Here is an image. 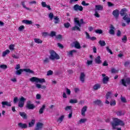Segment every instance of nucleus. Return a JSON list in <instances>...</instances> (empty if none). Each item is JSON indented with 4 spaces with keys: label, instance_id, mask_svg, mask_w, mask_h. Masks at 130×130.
<instances>
[{
    "label": "nucleus",
    "instance_id": "nucleus-58",
    "mask_svg": "<svg viewBox=\"0 0 130 130\" xmlns=\"http://www.w3.org/2000/svg\"><path fill=\"white\" fill-rule=\"evenodd\" d=\"M56 39H61L62 36L61 35H58L55 36Z\"/></svg>",
    "mask_w": 130,
    "mask_h": 130
},
{
    "label": "nucleus",
    "instance_id": "nucleus-18",
    "mask_svg": "<svg viewBox=\"0 0 130 130\" xmlns=\"http://www.w3.org/2000/svg\"><path fill=\"white\" fill-rule=\"evenodd\" d=\"M73 44L74 45L75 48H77V49H80V48H81V45H80V43H79V42H74L73 43Z\"/></svg>",
    "mask_w": 130,
    "mask_h": 130
},
{
    "label": "nucleus",
    "instance_id": "nucleus-17",
    "mask_svg": "<svg viewBox=\"0 0 130 130\" xmlns=\"http://www.w3.org/2000/svg\"><path fill=\"white\" fill-rule=\"evenodd\" d=\"M113 15L115 17V18H118V16H119V13L118 10H115L113 12Z\"/></svg>",
    "mask_w": 130,
    "mask_h": 130
},
{
    "label": "nucleus",
    "instance_id": "nucleus-10",
    "mask_svg": "<svg viewBox=\"0 0 130 130\" xmlns=\"http://www.w3.org/2000/svg\"><path fill=\"white\" fill-rule=\"evenodd\" d=\"M2 104L3 108H5L6 106H8V107L12 106L11 103H9L8 101L2 102Z\"/></svg>",
    "mask_w": 130,
    "mask_h": 130
},
{
    "label": "nucleus",
    "instance_id": "nucleus-19",
    "mask_svg": "<svg viewBox=\"0 0 130 130\" xmlns=\"http://www.w3.org/2000/svg\"><path fill=\"white\" fill-rule=\"evenodd\" d=\"M22 23L26 24V25H32V21L28 20H22Z\"/></svg>",
    "mask_w": 130,
    "mask_h": 130
},
{
    "label": "nucleus",
    "instance_id": "nucleus-25",
    "mask_svg": "<svg viewBox=\"0 0 130 130\" xmlns=\"http://www.w3.org/2000/svg\"><path fill=\"white\" fill-rule=\"evenodd\" d=\"M76 52H77V51L75 50H72L68 52V55H69V56H73V54H74V53H76Z\"/></svg>",
    "mask_w": 130,
    "mask_h": 130
},
{
    "label": "nucleus",
    "instance_id": "nucleus-31",
    "mask_svg": "<svg viewBox=\"0 0 130 130\" xmlns=\"http://www.w3.org/2000/svg\"><path fill=\"white\" fill-rule=\"evenodd\" d=\"M101 58L100 57V56H98L95 59V61L96 63H101Z\"/></svg>",
    "mask_w": 130,
    "mask_h": 130
},
{
    "label": "nucleus",
    "instance_id": "nucleus-9",
    "mask_svg": "<svg viewBox=\"0 0 130 130\" xmlns=\"http://www.w3.org/2000/svg\"><path fill=\"white\" fill-rule=\"evenodd\" d=\"M26 107L28 109H34L35 108V105H34L33 104H31V102L29 101L27 102V103L26 104Z\"/></svg>",
    "mask_w": 130,
    "mask_h": 130
},
{
    "label": "nucleus",
    "instance_id": "nucleus-48",
    "mask_svg": "<svg viewBox=\"0 0 130 130\" xmlns=\"http://www.w3.org/2000/svg\"><path fill=\"white\" fill-rule=\"evenodd\" d=\"M14 47H15V45L11 44L9 46V49H10V50H11V51L14 50V49H15Z\"/></svg>",
    "mask_w": 130,
    "mask_h": 130
},
{
    "label": "nucleus",
    "instance_id": "nucleus-33",
    "mask_svg": "<svg viewBox=\"0 0 130 130\" xmlns=\"http://www.w3.org/2000/svg\"><path fill=\"white\" fill-rule=\"evenodd\" d=\"M109 80V78L108 77L106 76L104 77L103 82L104 84H107V82H108V80Z\"/></svg>",
    "mask_w": 130,
    "mask_h": 130
},
{
    "label": "nucleus",
    "instance_id": "nucleus-15",
    "mask_svg": "<svg viewBox=\"0 0 130 130\" xmlns=\"http://www.w3.org/2000/svg\"><path fill=\"white\" fill-rule=\"evenodd\" d=\"M41 5L43 8H47V9H48L49 10H51V8H50V6L47 5L46 4V2H42L41 3Z\"/></svg>",
    "mask_w": 130,
    "mask_h": 130
},
{
    "label": "nucleus",
    "instance_id": "nucleus-8",
    "mask_svg": "<svg viewBox=\"0 0 130 130\" xmlns=\"http://www.w3.org/2000/svg\"><path fill=\"white\" fill-rule=\"evenodd\" d=\"M73 9L74 11H80V12H82L83 10V6H80L78 4L74 5Z\"/></svg>",
    "mask_w": 130,
    "mask_h": 130
},
{
    "label": "nucleus",
    "instance_id": "nucleus-12",
    "mask_svg": "<svg viewBox=\"0 0 130 130\" xmlns=\"http://www.w3.org/2000/svg\"><path fill=\"white\" fill-rule=\"evenodd\" d=\"M18 127L19 128H27L28 127V125L26 123H23L22 122H20L18 124Z\"/></svg>",
    "mask_w": 130,
    "mask_h": 130
},
{
    "label": "nucleus",
    "instance_id": "nucleus-38",
    "mask_svg": "<svg viewBox=\"0 0 130 130\" xmlns=\"http://www.w3.org/2000/svg\"><path fill=\"white\" fill-rule=\"evenodd\" d=\"M21 5H22L23 8L26 9V10H27L28 11H30V8L26 7V5H25V2H21Z\"/></svg>",
    "mask_w": 130,
    "mask_h": 130
},
{
    "label": "nucleus",
    "instance_id": "nucleus-42",
    "mask_svg": "<svg viewBox=\"0 0 130 130\" xmlns=\"http://www.w3.org/2000/svg\"><path fill=\"white\" fill-rule=\"evenodd\" d=\"M127 40V37H126V36H124L123 38H122V41L124 43H125Z\"/></svg>",
    "mask_w": 130,
    "mask_h": 130
},
{
    "label": "nucleus",
    "instance_id": "nucleus-37",
    "mask_svg": "<svg viewBox=\"0 0 130 130\" xmlns=\"http://www.w3.org/2000/svg\"><path fill=\"white\" fill-rule=\"evenodd\" d=\"M54 20H55V24H58L59 23V18L57 16L54 17Z\"/></svg>",
    "mask_w": 130,
    "mask_h": 130
},
{
    "label": "nucleus",
    "instance_id": "nucleus-34",
    "mask_svg": "<svg viewBox=\"0 0 130 130\" xmlns=\"http://www.w3.org/2000/svg\"><path fill=\"white\" fill-rule=\"evenodd\" d=\"M63 118H64V115H61L57 119V122H59V123H60L63 120Z\"/></svg>",
    "mask_w": 130,
    "mask_h": 130
},
{
    "label": "nucleus",
    "instance_id": "nucleus-60",
    "mask_svg": "<svg viewBox=\"0 0 130 130\" xmlns=\"http://www.w3.org/2000/svg\"><path fill=\"white\" fill-rule=\"evenodd\" d=\"M120 35H121V31H120L119 30H118L117 32V36L120 37Z\"/></svg>",
    "mask_w": 130,
    "mask_h": 130
},
{
    "label": "nucleus",
    "instance_id": "nucleus-50",
    "mask_svg": "<svg viewBox=\"0 0 130 130\" xmlns=\"http://www.w3.org/2000/svg\"><path fill=\"white\" fill-rule=\"evenodd\" d=\"M73 107L71 106H68L65 108V110H66V111H68V110H71L72 109Z\"/></svg>",
    "mask_w": 130,
    "mask_h": 130
},
{
    "label": "nucleus",
    "instance_id": "nucleus-55",
    "mask_svg": "<svg viewBox=\"0 0 130 130\" xmlns=\"http://www.w3.org/2000/svg\"><path fill=\"white\" fill-rule=\"evenodd\" d=\"M49 19H50V20H52V19H53V13H52V12H51V13L49 14Z\"/></svg>",
    "mask_w": 130,
    "mask_h": 130
},
{
    "label": "nucleus",
    "instance_id": "nucleus-7",
    "mask_svg": "<svg viewBox=\"0 0 130 130\" xmlns=\"http://www.w3.org/2000/svg\"><path fill=\"white\" fill-rule=\"evenodd\" d=\"M121 84L122 85H124L125 87H126V84L129 85L130 84V78H126L125 80L124 79H122L121 81H120Z\"/></svg>",
    "mask_w": 130,
    "mask_h": 130
},
{
    "label": "nucleus",
    "instance_id": "nucleus-40",
    "mask_svg": "<svg viewBox=\"0 0 130 130\" xmlns=\"http://www.w3.org/2000/svg\"><path fill=\"white\" fill-rule=\"evenodd\" d=\"M12 57L13 58H15V59H18V58H19V54H13L12 55Z\"/></svg>",
    "mask_w": 130,
    "mask_h": 130
},
{
    "label": "nucleus",
    "instance_id": "nucleus-29",
    "mask_svg": "<svg viewBox=\"0 0 130 130\" xmlns=\"http://www.w3.org/2000/svg\"><path fill=\"white\" fill-rule=\"evenodd\" d=\"M19 115L22 117V118L26 119L27 118V114L24 112H19Z\"/></svg>",
    "mask_w": 130,
    "mask_h": 130
},
{
    "label": "nucleus",
    "instance_id": "nucleus-16",
    "mask_svg": "<svg viewBox=\"0 0 130 130\" xmlns=\"http://www.w3.org/2000/svg\"><path fill=\"white\" fill-rule=\"evenodd\" d=\"M123 19L126 22L127 24H129L130 23V17L128 15H125L123 17Z\"/></svg>",
    "mask_w": 130,
    "mask_h": 130
},
{
    "label": "nucleus",
    "instance_id": "nucleus-30",
    "mask_svg": "<svg viewBox=\"0 0 130 130\" xmlns=\"http://www.w3.org/2000/svg\"><path fill=\"white\" fill-rule=\"evenodd\" d=\"M86 121H87V119L86 118H82L78 121V123L79 124H82V123H85Z\"/></svg>",
    "mask_w": 130,
    "mask_h": 130
},
{
    "label": "nucleus",
    "instance_id": "nucleus-43",
    "mask_svg": "<svg viewBox=\"0 0 130 130\" xmlns=\"http://www.w3.org/2000/svg\"><path fill=\"white\" fill-rule=\"evenodd\" d=\"M95 32L97 34H102V33H103L102 29H96L95 30Z\"/></svg>",
    "mask_w": 130,
    "mask_h": 130
},
{
    "label": "nucleus",
    "instance_id": "nucleus-44",
    "mask_svg": "<svg viewBox=\"0 0 130 130\" xmlns=\"http://www.w3.org/2000/svg\"><path fill=\"white\" fill-rule=\"evenodd\" d=\"M0 69L6 70V69H8V66L6 64H1L0 65Z\"/></svg>",
    "mask_w": 130,
    "mask_h": 130
},
{
    "label": "nucleus",
    "instance_id": "nucleus-61",
    "mask_svg": "<svg viewBox=\"0 0 130 130\" xmlns=\"http://www.w3.org/2000/svg\"><path fill=\"white\" fill-rule=\"evenodd\" d=\"M44 63H47V62H49V59H48V58H46L44 60Z\"/></svg>",
    "mask_w": 130,
    "mask_h": 130
},
{
    "label": "nucleus",
    "instance_id": "nucleus-51",
    "mask_svg": "<svg viewBox=\"0 0 130 130\" xmlns=\"http://www.w3.org/2000/svg\"><path fill=\"white\" fill-rule=\"evenodd\" d=\"M53 74V71L50 70L47 72V76H51Z\"/></svg>",
    "mask_w": 130,
    "mask_h": 130
},
{
    "label": "nucleus",
    "instance_id": "nucleus-22",
    "mask_svg": "<svg viewBox=\"0 0 130 130\" xmlns=\"http://www.w3.org/2000/svg\"><path fill=\"white\" fill-rule=\"evenodd\" d=\"M127 11V9L126 8H123V9H121L120 11V15L121 16H124L125 15V13Z\"/></svg>",
    "mask_w": 130,
    "mask_h": 130
},
{
    "label": "nucleus",
    "instance_id": "nucleus-11",
    "mask_svg": "<svg viewBox=\"0 0 130 130\" xmlns=\"http://www.w3.org/2000/svg\"><path fill=\"white\" fill-rule=\"evenodd\" d=\"M86 77V74L84 72H82L80 74V80L82 83H84L85 82V78Z\"/></svg>",
    "mask_w": 130,
    "mask_h": 130
},
{
    "label": "nucleus",
    "instance_id": "nucleus-26",
    "mask_svg": "<svg viewBox=\"0 0 130 130\" xmlns=\"http://www.w3.org/2000/svg\"><path fill=\"white\" fill-rule=\"evenodd\" d=\"M100 87H101V85H100V84H96L93 86V90L96 91V90H98V89H100Z\"/></svg>",
    "mask_w": 130,
    "mask_h": 130
},
{
    "label": "nucleus",
    "instance_id": "nucleus-14",
    "mask_svg": "<svg viewBox=\"0 0 130 130\" xmlns=\"http://www.w3.org/2000/svg\"><path fill=\"white\" fill-rule=\"evenodd\" d=\"M87 108L88 107L85 106L81 109V115H82V116H85V115H86L85 113L87 111Z\"/></svg>",
    "mask_w": 130,
    "mask_h": 130
},
{
    "label": "nucleus",
    "instance_id": "nucleus-21",
    "mask_svg": "<svg viewBox=\"0 0 130 130\" xmlns=\"http://www.w3.org/2000/svg\"><path fill=\"white\" fill-rule=\"evenodd\" d=\"M103 10V6L102 5H95V11H102Z\"/></svg>",
    "mask_w": 130,
    "mask_h": 130
},
{
    "label": "nucleus",
    "instance_id": "nucleus-41",
    "mask_svg": "<svg viewBox=\"0 0 130 130\" xmlns=\"http://www.w3.org/2000/svg\"><path fill=\"white\" fill-rule=\"evenodd\" d=\"M70 103L74 104V103H78V100L77 99H71L70 100Z\"/></svg>",
    "mask_w": 130,
    "mask_h": 130
},
{
    "label": "nucleus",
    "instance_id": "nucleus-64",
    "mask_svg": "<svg viewBox=\"0 0 130 130\" xmlns=\"http://www.w3.org/2000/svg\"><path fill=\"white\" fill-rule=\"evenodd\" d=\"M13 101L15 104L17 103V102H18V98L17 97L14 98Z\"/></svg>",
    "mask_w": 130,
    "mask_h": 130
},
{
    "label": "nucleus",
    "instance_id": "nucleus-2",
    "mask_svg": "<svg viewBox=\"0 0 130 130\" xmlns=\"http://www.w3.org/2000/svg\"><path fill=\"white\" fill-rule=\"evenodd\" d=\"M117 125H124V123L117 118H113V122L112 123V126L113 127V128L114 129H115Z\"/></svg>",
    "mask_w": 130,
    "mask_h": 130
},
{
    "label": "nucleus",
    "instance_id": "nucleus-57",
    "mask_svg": "<svg viewBox=\"0 0 130 130\" xmlns=\"http://www.w3.org/2000/svg\"><path fill=\"white\" fill-rule=\"evenodd\" d=\"M81 5L82 6H89V3H86V2L85 1H82Z\"/></svg>",
    "mask_w": 130,
    "mask_h": 130
},
{
    "label": "nucleus",
    "instance_id": "nucleus-39",
    "mask_svg": "<svg viewBox=\"0 0 130 130\" xmlns=\"http://www.w3.org/2000/svg\"><path fill=\"white\" fill-rule=\"evenodd\" d=\"M34 41L36 43H42V40H40V39H34Z\"/></svg>",
    "mask_w": 130,
    "mask_h": 130
},
{
    "label": "nucleus",
    "instance_id": "nucleus-28",
    "mask_svg": "<svg viewBox=\"0 0 130 130\" xmlns=\"http://www.w3.org/2000/svg\"><path fill=\"white\" fill-rule=\"evenodd\" d=\"M111 92H108L106 95V98L107 100H110L111 99Z\"/></svg>",
    "mask_w": 130,
    "mask_h": 130
},
{
    "label": "nucleus",
    "instance_id": "nucleus-3",
    "mask_svg": "<svg viewBox=\"0 0 130 130\" xmlns=\"http://www.w3.org/2000/svg\"><path fill=\"white\" fill-rule=\"evenodd\" d=\"M49 52V58L51 60H54L55 59H59V58H60L59 55L57 54V53H56V52H55L54 50H50Z\"/></svg>",
    "mask_w": 130,
    "mask_h": 130
},
{
    "label": "nucleus",
    "instance_id": "nucleus-5",
    "mask_svg": "<svg viewBox=\"0 0 130 130\" xmlns=\"http://www.w3.org/2000/svg\"><path fill=\"white\" fill-rule=\"evenodd\" d=\"M22 72H25L26 73H28V74H34V71L29 69H19L16 72V75L19 76L22 74Z\"/></svg>",
    "mask_w": 130,
    "mask_h": 130
},
{
    "label": "nucleus",
    "instance_id": "nucleus-4",
    "mask_svg": "<svg viewBox=\"0 0 130 130\" xmlns=\"http://www.w3.org/2000/svg\"><path fill=\"white\" fill-rule=\"evenodd\" d=\"M30 82H36V83H45V79L44 78H38L37 77H33L29 79Z\"/></svg>",
    "mask_w": 130,
    "mask_h": 130
},
{
    "label": "nucleus",
    "instance_id": "nucleus-1",
    "mask_svg": "<svg viewBox=\"0 0 130 130\" xmlns=\"http://www.w3.org/2000/svg\"><path fill=\"white\" fill-rule=\"evenodd\" d=\"M74 24L75 25L72 27V30L73 31H76V30L78 31H81L80 27H81L82 25L84 24V20L83 19H81L80 20H79L78 18H74Z\"/></svg>",
    "mask_w": 130,
    "mask_h": 130
},
{
    "label": "nucleus",
    "instance_id": "nucleus-59",
    "mask_svg": "<svg viewBox=\"0 0 130 130\" xmlns=\"http://www.w3.org/2000/svg\"><path fill=\"white\" fill-rule=\"evenodd\" d=\"M106 48H107V51H108L109 52V53H110V54H112V53H113L112 51H111V50L110 49H109V47H107Z\"/></svg>",
    "mask_w": 130,
    "mask_h": 130
},
{
    "label": "nucleus",
    "instance_id": "nucleus-23",
    "mask_svg": "<svg viewBox=\"0 0 130 130\" xmlns=\"http://www.w3.org/2000/svg\"><path fill=\"white\" fill-rule=\"evenodd\" d=\"M35 124V119H32L28 123L29 127H32Z\"/></svg>",
    "mask_w": 130,
    "mask_h": 130
},
{
    "label": "nucleus",
    "instance_id": "nucleus-20",
    "mask_svg": "<svg viewBox=\"0 0 130 130\" xmlns=\"http://www.w3.org/2000/svg\"><path fill=\"white\" fill-rule=\"evenodd\" d=\"M46 106L45 105H43L42 107L40 109L39 111V113H40V114H42V113L44 112V109H45Z\"/></svg>",
    "mask_w": 130,
    "mask_h": 130
},
{
    "label": "nucleus",
    "instance_id": "nucleus-62",
    "mask_svg": "<svg viewBox=\"0 0 130 130\" xmlns=\"http://www.w3.org/2000/svg\"><path fill=\"white\" fill-rule=\"evenodd\" d=\"M36 98L37 99H38V100H39V99H41V95L37 94L36 95Z\"/></svg>",
    "mask_w": 130,
    "mask_h": 130
},
{
    "label": "nucleus",
    "instance_id": "nucleus-35",
    "mask_svg": "<svg viewBox=\"0 0 130 130\" xmlns=\"http://www.w3.org/2000/svg\"><path fill=\"white\" fill-rule=\"evenodd\" d=\"M9 53H10V51L9 49H7L6 51L3 52L2 54V56H3V57H5V56H6L7 54H9Z\"/></svg>",
    "mask_w": 130,
    "mask_h": 130
},
{
    "label": "nucleus",
    "instance_id": "nucleus-54",
    "mask_svg": "<svg viewBox=\"0 0 130 130\" xmlns=\"http://www.w3.org/2000/svg\"><path fill=\"white\" fill-rule=\"evenodd\" d=\"M24 28H25V26H24V25H21L18 28V30H19V31H23V30H24Z\"/></svg>",
    "mask_w": 130,
    "mask_h": 130
},
{
    "label": "nucleus",
    "instance_id": "nucleus-47",
    "mask_svg": "<svg viewBox=\"0 0 130 130\" xmlns=\"http://www.w3.org/2000/svg\"><path fill=\"white\" fill-rule=\"evenodd\" d=\"M110 104L111 106H115V105H116V102H115V100H113L110 102Z\"/></svg>",
    "mask_w": 130,
    "mask_h": 130
},
{
    "label": "nucleus",
    "instance_id": "nucleus-13",
    "mask_svg": "<svg viewBox=\"0 0 130 130\" xmlns=\"http://www.w3.org/2000/svg\"><path fill=\"white\" fill-rule=\"evenodd\" d=\"M115 30V28H114V26L113 25H111L110 26V29L109 30V34L111 35H114L115 31H114Z\"/></svg>",
    "mask_w": 130,
    "mask_h": 130
},
{
    "label": "nucleus",
    "instance_id": "nucleus-36",
    "mask_svg": "<svg viewBox=\"0 0 130 130\" xmlns=\"http://www.w3.org/2000/svg\"><path fill=\"white\" fill-rule=\"evenodd\" d=\"M99 44L101 45V46H105L106 45V43H105V41L103 40H100L99 42Z\"/></svg>",
    "mask_w": 130,
    "mask_h": 130
},
{
    "label": "nucleus",
    "instance_id": "nucleus-52",
    "mask_svg": "<svg viewBox=\"0 0 130 130\" xmlns=\"http://www.w3.org/2000/svg\"><path fill=\"white\" fill-rule=\"evenodd\" d=\"M121 101L123 102V103H126V100L125 99V98L121 96Z\"/></svg>",
    "mask_w": 130,
    "mask_h": 130
},
{
    "label": "nucleus",
    "instance_id": "nucleus-53",
    "mask_svg": "<svg viewBox=\"0 0 130 130\" xmlns=\"http://www.w3.org/2000/svg\"><path fill=\"white\" fill-rule=\"evenodd\" d=\"M64 26L65 28H69L70 27V26H71V24H70V23H69V22L65 23L64 24Z\"/></svg>",
    "mask_w": 130,
    "mask_h": 130
},
{
    "label": "nucleus",
    "instance_id": "nucleus-49",
    "mask_svg": "<svg viewBox=\"0 0 130 130\" xmlns=\"http://www.w3.org/2000/svg\"><path fill=\"white\" fill-rule=\"evenodd\" d=\"M94 16L96 17V18H100V15H99V13H98V12L97 11L95 10V13L94 14Z\"/></svg>",
    "mask_w": 130,
    "mask_h": 130
},
{
    "label": "nucleus",
    "instance_id": "nucleus-32",
    "mask_svg": "<svg viewBox=\"0 0 130 130\" xmlns=\"http://www.w3.org/2000/svg\"><path fill=\"white\" fill-rule=\"evenodd\" d=\"M118 116H121V115H124V112L121 111H118L116 112Z\"/></svg>",
    "mask_w": 130,
    "mask_h": 130
},
{
    "label": "nucleus",
    "instance_id": "nucleus-45",
    "mask_svg": "<svg viewBox=\"0 0 130 130\" xmlns=\"http://www.w3.org/2000/svg\"><path fill=\"white\" fill-rule=\"evenodd\" d=\"M85 34L86 35L85 38L86 39H90V38H91V37L90 36V35L89 34V33H88V32L87 31H85Z\"/></svg>",
    "mask_w": 130,
    "mask_h": 130
},
{
    "label": "nucleus",
    "instance_id": "nucleus-24",
    "mask_svg": "<svg viewBox=\"0 0 130 130\" xmlns=\"http://www.w3.org/2000/svg\"><path fill=\"white\" fill-rule=\"evenodd\" d=\"M93 104H95V105H99V106H101V105H102V103L100 100L94 101L93 102Z\"/></svg>",
    "mask_w": 130,
    "mask_h": 130
},
{
    "label": "nucleus",
    "instance_id": "nucleus-46",
    "mask_svg": "<svg viewBox=\"0 0 130 130\" xmlns=\"http://www.w3.org/2000/svg\"><path fill=\"white\" fill-rule=\"evenodd\" d=\"M55 35H56V32L55 31H51L49 36L51 37H54V36H56Z\"/></svg>",
    "mask_w": 130,
    "mask_h": 130
},
{
    "label": "nucleus",
    "instance_id": "nucleus-6",
    "mask_svg": "<svg viewBox=\"0 0 130 130\" xmlns=\"http://www.w3.org/2000/svg\"><path fill=\"white\" fill-rule=\"evenodd\" d=\"M25 101H26V99L22 96L19 101L18 106L19 107L22 108L24 107V104H25Z\"/></svg>",
    "mask_w": 130,
    "mask_h": 130
},
{
    "label": "nucleus",
    "instance_id": "nucleus-63",
    "mask_svg": "<svg viewBox=\"0 0 130 130\" xmlns=\"http://www.w3.org/2000/svg\"><path fill=\"white\" fill-rule=\"evenodd\" d=\"M88 66H90V64H92V63H93V61L92 60H87V62Z\"/></svg>",
    "mask_w": 130,
    "mask_h": 130
},
{
    "label": "nucleus",
    "instance_id": "nucleus-56",
    "mask_svg": "<svg viewBox=\"0 0 130 130\" xmlns=\"http://www.w3.org/2000/svg\"><path fill=\"white\" fill-rule=\"evenodd\" d=\"M66 93L67 95H71V90L69 88L66 89Z\"/></svg>",
    "mask_w": 130,
    "mask_h": 130
},
{
    "label": "nucleus",
    "instance_id": "nucleus-27",
    "mask_svg": "<svg viewBox=\"0 0 130 130\" xmlns=\"http://www.w3.org/2000/svg\"><path fill=\"white\" fill-rule=\"evenodd\" d=\"M43 127V123H40V122H38L37 124V125H36V128H39L40 129H41V128H42Z\"/></svg>",
    "mask_w": 130,
    "mask_h": 130
}]
</instances>
